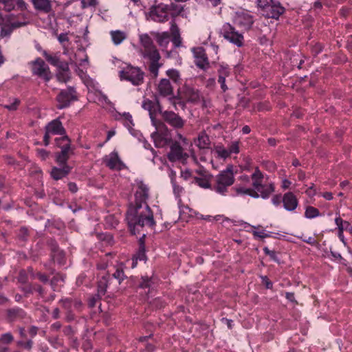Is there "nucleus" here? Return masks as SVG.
Returning <instances> with one entry per match:
<instances>
[{"mask_svg": "<svg viewBox=\"0 0 352 352\" xmlns=\"http://www.w3.org/2000/svg\"><path fill=\"white\" fill-rule=\"evenodd\" d=\"M139 44L138 53L142 58L149 61L148 71L153 78H156L159 75L160 69L163 65L160 62L161 59L160 52L153 38L147 33L139 34Z\"/></svg>", "mask_w": 352, "mask_h": 352, "instance_id": "obj_1", "label": "nucleus"}, {"mask_svg": "<svg viewBox=\"0 0 352 352\" xmlns=\"http://www.w3.org/2000/svg\"><path fill=\"white\" fill-rule=\"evenodd\" d=\"M126 220L133 234H135L138 227L148 226L153 228L155 225L153 214L148 205L131 204L126 214Z\"/></svg>", "mask_w": 352, "mask_h": 352, "instance_id": "obj_2", "label": "nucleus"}, {"mask_svg": "<svg viewBox=\"0 0 352 352\" xmlns=\"http://www.w3.org/2000/svg\"><path fill=\"white\" fill-rule=\"evenodd\" d=\"M233 166L228 165L226 168L217 174L212 183L211 190L223 196H226L229 188L234 183Z\"/></svg>", "mask_w": 352, "mask_h": 352, "instance_id": "obj_3", "label": "nucleus"}, {"mask_svg": "<svg viewBox=\"0 0 352 352\" xmlns=\"http://www.w3.org/2000/svg\"><path fill=\"white\" fill-rule=\"evenodd\" d=\"M251 179L254 190L257 192L259 197L263 199L269 198L270 195L274 192V184L272 182L263 184L264 175L258 167L255 168L254 172L251 175Z\"/></svg>", "mask_w": 352, "mask_h": 352, "instance_id": "obj_4", "label": "nucleus"}, {"mask_svg": "<svg viewBox=\"0 0 352 352\" xmlns=\"http://www.w3.org/2000/svg\"><path fill=\"white\" fill-rule=\"evenodd\" d=\"M119 76L122 80L129 81L134 86H139L144 82V72L140 67L127 65L120 71Z\"/></svg>", "mask_w": 352, "mask_h": 352, "instance_id": "obj_5", "label": "nucleus"}, {"mask_svg": "<svg viewBox=\"0 0 352 352\" xmlns=\"http://www.w3.org/2000/svg\"><path fill=\"white\" fill-rule=\"evenodd\" d=\"M219 34L230 43L241 47L243 45V36L235 30L229 23H225L220 29Z\"/></svg>", "mask_w": 352, "mask_h": 352, "instance_id": "obj_6", "label": "nucleus"}, {"mask_svg": "<svg viewBox=\"0 0 352 352\" xmlns=\"http://www.w3.org/2000/svg\"><path fill=\"white\" fill-rule=\"evenodd\" d=\"M32 74L48 82L52 77L49 66L41 58L31 62Z\"/></svg>", "mask_w": 352, "mask_h": 352, "instance_id": "obj_7", "label": "nucleus"}, {"mask_svg": "<svg viewBox=\"0 0 352 352\" xmlns=\"http://www.w3.org/2000/svg\"><path fill=\"white\" fill-rule=\"evenodd\" d=\"M56 100L58 109H62L69 107L72 101L78 100L74 87H69L66 89L61 90L57 96Z\"/></svg>", "mask_w": 352, "mask_h": 352, "instance_id": "obj_8", "label": "nucleus"}, {"mask_svg": "<svg viewBox=\"0 0 352 352\" xmlns=\"http://www.w3.org/2000/svg\"><path fill=\"white\" fill-rule=\"evenodd\" d=\"M191 51L193 54L195 65L204 71L208 69L210 65L205 49L202 47H192Z\"/></svg>", "mask_w": 352, "mask_h": 352, "instance_id": "obj_9", "label": "nucleus"}, {"mask_svg": "<svg viewBox=\"0 0 352 352\" xmlns=\"http://www.w3.org/2000/svg\"><path fill=\"white\" fill-rule=\"evenodd\" d=\"M232 20L234 24L245 30L251 28L254 23L252 16L244 10L234 12Z\"/></svg>", "mask_w": 352, "mask_h": 352, "instance_id": "obj_10", "label": "nucleus"}, {"mask_svg": "<svg viewBox=\"0 0 352 352\" xmlns=\"http://www.w3.org/2000/svg\"><path fill=\"white\" fill-rule=\"evenodd\" d=\"M151 19L158 23H164L168 20V12L166 4L160 3L153 6L149 12Z\"/></svg>", "mask_w": 352, "mask_h": 352, "instance_id": "obj_11", "label": "nucleus"}, {"mask_svg": "<svg viewBox=\"0 0 352 352\" xmlns=\"http://www.w3.org/2000/svg\"><path fill=\"white\" fill-rule=\"evenodd\" d=\"M103 162L112 170H121L126 168L125 164L120 158L118 153L113 151L103 158Z\"/></svg>", "mask_w": 352, "mask_h": 352, "instance_id": "obj_12", "label": "nucleus"}, {"mask_svg": "<svg viewBox=\"0 0 352 352\" xmlns=\"http://www.w3.org/2000/svg\"><path fill=\"white\" fill-rule=\"evenodd\" d=\"M62 140L65 141L64 145H61L62 150L56 154V161L59 165H67V162L69 158V155L73 153L71 148V140L67 135H65Z\"/></svg>", "mask_w": 352, "mask_h": 352, "instance_id": "obj_13", "label": "nucleus"}, {"mask_svg": "<svg viewBox=\"0 0 352 352\" xmlns=\"http://www.w3.org/2000/svg\"><path fill=\"white\" fill-rule=\"evenodd\" d=\"M170 147V151L168 153V159L170 162H177L185 160L188 157V154L184 152V149L179 142L174 141Z\"/></svg>", "mask_w": 352, "mask_h": 352, "instance_id": "obj_14", "label": "nucleus"}, {"mask_svg": "<svg viewBox=\"0 0 352 352\" xmlns=\"http://www.w3.org/2000/svg\"><path fill=\"white\" fill-rule=\"evenodd\" d=\"M162 116L164 121L174 128L181 129L184 125V120L172 111H164L162 112Z\"/></svg>", "mask_w": 352, "mask_h": 352, "instance_id": "obj_15", "label": "nucleus"}, {"mask_svg": "<svg viewBox=\"0 0 352 352\" xmlns=\"http://www.w3.org/2000/svg\"><path fill=\"white\" fill-rule=\"evenodd\" d=\"M148 198V188L144 183L141 182L138 184V189L135 194L134 204L141 205H148L147 199Z\"/></svg>", "mask_w": 352, "mask_h": 352, "instance_id": "obj_16", "label": "nucleus"}, {"mask_svg": "<svg viewBox=\"0 0 352 352\" xmlns=\"http://www.w3.org/2000/svg\"><path fill=\"white\" fill-rule=\"evenodd\" d=\"M266 16L272 19H278L285 12V8L280 2L274 1L266 8Z\"/></svg>", "mask_w": 352, "mask_h": 352, "instance_id": "obj_17", "label": "nucleus"}, {"mask_svg": "<svg viewBox=\"0 0 352 352\" xmlns=\"http://www.w3.org/2000/svg\"><path fill=\"white\" fill-rule=\"evenodd\" d=\"M282 202L284 208L289 212L295 210L298 205V201L296 195L292 192L284 194L282 197Z\"/></svg>", "mask_w": 352, "mask_h": 352, "instance_id": "obj_18", "label": "nucleus"}, {"mask_svg": "<svg viewBox=\"0 0 352 352\" xmlns=\"http://www.w3.org/2000/svg\"><path fill=\"white\" fill-rule=\"evenodd\" d=\"M157 93L163 97L170 96L173 94V88L168 78H162L158 82Z\"/></svg>", "mask_w": 352, "mask_h": 352, "instance_id": "obj_19", "label": "nucleus"}, {"mask_svg": "<svg viewBox=\"0 0 352 352\" xmlns=\"http://www.w3.org/2000/svg\"><path fill=\"white\" fill-rule=\"evenodd\" d=\"M45 130L47 131V133H52V135H65L66 131L63 127L59 118L54 119L50 122L45 127Z\"/></svg>", "mask_w": 352, "mask_h": 352, "instance_id": "obj_20", "label": "nucleus"}, {"mask_svg": "<svg viewBox=\"0 0 352 352\" xmlns=\"http://www.w3.org/2000/svg\"><path fill=\"white\" fill-rule=\"evenodd\" d=\"M184 97L190 102L197 103L200 101L201 94L199 91L189 86H186L183 91Z\"/></svg>", "mask_w": 352, "mask_h": 352, "instance_id": "obj_21", "label": "nucleus"}, {"mask_svg": "<svg viewBox=\"0 0 352 352\" xmlns=\"http://www.w3.org/2000/svg\"><path fill=\"white\" fill-rule=\"evenodd\" d=\"M61 168L54 167L51 171V176L55 180H59L66 177L71 171V167L68 165H61Z\"/></svg>", "mask_w": 352, "mask_h": 352, "instance_id": "obj_22", "label": "nucleus"}, {"mask_svg": "<svg viewBox=\"0 0 352 352\" xmlns=\"http://www.w3.org/2000/svg\"><path fill=\"white\" fill-rule=\"evenodd\" d=\"M195 144L199 149H207L210 148V140L206 133L202 131L195 140Z\"/></svg>", "mask_w": 352, "mask_h": 352, "instance_id": "obj_23", "label": "nucleus"}, {"mask_svg": "<svg viewBox=\"0 0 352 352\" xmlns=\"http://www.w3.org/2000/svg\"><path fill=\"white\" fill-rule=\"evenodd\" d=\"M157 43L162 48H166L170 42V34L168 32H152Z\"/></svg>", "mask_w": 352, "mask_h": 352, "instance_id": "obj_24", "label": "nucleus"}, {"mask_svg": "<svg viewBox=\"0 0 352 352\" xmlns=\"http://www.w3.org/2000/svg\"><path fill=\"white\" fill-rule=\"evenodd\" d=\"M170 32L172 34V43L175 47H179L182 45V38L180 36L179 29L174 21L170 22Z\"/></svg>", "mask_w": 352, "mask_h": 352, "instance_id": "obj_25", "label": "nucleus"}, {"mask_svg": "<svg viewBox=\"0 0 352 352\" xmlns=\"http://www.w3.org/2000/svg\"><path fill=\"white\" fill-rule=\"evenodd\" d=\"M37 10L48 13L52 10V5L50 0H30Z\"/></svg>", "mask_w": 352, "mask_h": 352, "instance_id": "obj_26", "label": "nucleus"}, {"mask_svg": "<svg viewBox=\"0 0 352 352\" xmlns=\"http://www.w3.org/2000/svg\"><path fill=\"white\" fill-rule=\"evenodd\" d=\"M233 189L235 191L236 196L248 195L253 198L259 197V194L253 189H251L250 188H245L243 186H235Z\"/></svg>", "mask_w": 352, "mask_h": 352, "instance_id": "obj_27", "label": "nucleus"}, {"mask_svg": "<svg viewBox=\"0 0 352 352\" xmlns=\"http://www.w3.org/2000/svg\"><path fill=\"white\" fill-rule=\"evenodd\" d=\"M144 236H145V234H143L142 237L140 239L139 250H138V253L134 256L138 260L144 261H145L146 260V249H145V244H144Z\"/></svg>", "mask_w": 352, "mask_h": 352, "instance_id": "obj_28", "label": "nucleus"}, {"mask_svg": "<svg viewBox=\"0 0 352 352\" xmlns=\"http://www.w3.org/2000/svg\"><path fill=\"white\" fill-rule=\"evenodd\" d=\"M110 34L112 41L116 45L120 44L126 38L125 33L120 30L111 31Z\"/></svg>", "mask_w": 352, "mask_h": 352, "instance_id": "obj_29", "label": "nucleus"}, {"mask_svg": "<svg viewBox=\"0 0 352 352\" xmlns=\"http://www.w3.org/2000/svg\"><path fill=\"white\" fill-rule=\"evenodd\" d=\"M166 7L168 15L170 14L172 16L179 15L183 10V8L182 6L177 5L174 3L166 4Z\"/></svg>", "mask_w": 352, "mask_h": 352, "instance_id": "obj_30", "label": "nucleus"}, {"mask_svg": "<svg viewBox=\"0 0 352 352\" xmlns=\"http://www.w3.org/2000/svg\"><path fill=\"white\" fill-rule=\"evenodd\" d=\"M43 56L45 57L46 60L53 66H56L60 61L59 56L58 54L52 55L50 54L47 51H43Z\"/></svg>", "mask_w": 352, "mask_h": 352, "instance_id": "obj_31", "label": "nucleus"}, {"mask_svg": "<svg viewBox=\"0 0 352 352\" xmlns=\"http://www.w3.org/2000/svg\"><path fill=\"white\" fill-rule=\"evenodd\" d=\"M108 285V277L102 276L98 283V293L99 295H104Z\"/></svg>", "mask_w": 352, "mask_h": 352, "instance_id": "obj_32", "label": "nucleus"}, {"mask_svg": "<svg viewBox=\"0 0 352 352\" xmlns=\"http://www.w3.org/2000/svg\"><path fill=\"white\" fill-rule=\"evenodd\" d=\"M166 74L168 77L169 80L170 79L175 83L179 82L181 80L179 72L176 69H168L166 72Z\"/></svg>", "mask_w": 352, "mask_h": 352, "instance_id": "obj_33", "label": "nucleus"}, {"mask_svg": "<svg viewBox=\"0 0 352 352\" xmlns=\"http://www.w3.org/2000/svg\"><path fill=\"white\" fill-rule=\"evenodd\" d=\"M124 118V125L129 129L130 133L133 135L132 131L133 126H134L132 116L129 113H124L122 114Z\"/></svg>", "mask_w": 352, "mask_h": 352, "instance_id": "obj_34", "label": "nucleus"}, {"mask_svg": "<svg viewBox=\"0 0 352 352\" xmlns=\"http://www.w3.org/2000/svg\"><path fill=\"white\" fill-rule=\"evenodd\" d=\"M318 216H320V212L318 208L310 206L305 208V217L307 219H313Z\"/></svg>", "mask_w": 352, "mask_h": 352, "instance_id": "obj_35", "label": "nucleus"}, {"mask_svg": "<svg viewBox=\"0 0 352 352\" xmlns=\"http://www.w3.org/2000/svg\"><path fill=\"white\" fill-rule=\"evenodd\" d=\"M56 77L58 82H67L71 78L70 71L69 72H63V71H57L56 74Z\"/></svg>", "mask_w": 352, "mask_h": 352, "instance_id": "obj_36", "label": "nucleus"}, {"mask_svg": "<svg viewBox=\"0 0 352 352\" xmlns=\"http://www.w3.org/2000/svg\"><path fill=\"white\" fill-rule=\"evenodd\" d=\"M214 151L217 153V157L221 159H226L230 156L228 149L222 145H217L215 146Z\"/></svg>", "mask_w": 352, "mask_h": 352, "instance_id": "obj_37", "label": "nucleus"}, {"mask_svg": "<svg viewBox=\"0 0 352 352\" xmlns=\"http://www.w3.org/2000/svg\"><path fill=\"white\" fill-rule=\"evenodd\" d=\"M194 182L199 186L203 188H210L212 187V184L210 183V182L206 178L203 177H195L194 178Z\"/></svg>", "mask_w": 352, "mask_h": 352, "instance_id": "obj_38", "label": "nucleus"}, {"mask_svg": "<svg viewBox=\"0 0 352 352\" xmlns=\"http://www.w3.org/2000/svg\"><path fill=\"white\" fill-rule=\"evenodd\" d=\"M175 173L173 171H171V184L173 187L174 194L179 197L180 194L183 191V188L180 186L177 185L175 178Z\"/></svg>", "mask_w": 352, "mask_h": 352, "instance_id": "obj_39", "label": "nucleus"}, {"mask_svg": "<svg viewBox=\"0 0 352 352\" xmlns=\"http://www.w3.org/2000/svg\"><path fill=\"white\" fill-rule=\"evenodd\" d=\"M0 3L3 5L4 10L7 12H11L15 8V0H0Z\"/></svg>", "mask_w": 352, "mask_h": 352, "instance_id": "obj_40", "label": "nucleus"}, {"mask_svg": "<svg viewBox=\"0 0 352 352\" xmlns=\"http://www.w3.org/2000/svg\"><path fill=\"white\" fill-rule=\"evenodd\" d=\"M151 137L156 147H162L166 144V142H163L160 135H159L157 132L153 133L151 135Z\"/></svg>", "mask_w": 352, "mask_h": 352, "instance_id": "obj_41", "label": "nucleus"}, {"mask_svg": "<svg viewBox=\"0 0 352 352\" xmlns=\"http://www.w3.org/2000/svg\"><path fill=\"white\" fill-rule=\"evenodd\" d=\"M219 76L228 77L230 74V69L228 65H220L218 69Z\"/></svg>", "mask_w": 352, "mask_h": 352, "instance_id": "obj_42", "label": "nucleus"}, {"mask_svg": "<svg viewBox=\"0 0 352 352\" xmlns=\"http://www.w3.org/2000/svg\"><path fill=\"white\" fill-rule=\"evenodd\" d=\"M14 340L12 335L10 333H6L0 338V344H8L12 342Z\"/></svg>", "mask_w": 352, "mask_h": 352, "instance_id": "obj_43", "label": "nucleus"}, {"mask_svg": "<svg viewBox=\"0 0 352 352\" xmlns=\"http://www.w3.org/2000/svg\"><path fill=\"white\" fill-rule=\"evenodd\" d=\"M335 223L338 227V231H344V226H349V222L346 221H343L340 216L335 219Z\"/></svg>", "mask_w": 352, "mask_h": 352, "instance_id": "obj_44", "label": "nucleus"}, {"mask_svg": "<svg viewBox=\"0 0 352 352\" xmlns=\"http://www.w3.org/2000/svg\"><path fill=\"white\" fill-rule=\"evenodd\" d=\"M229 155H230L232 153L237 154L239 153V142L234 141L231 143L228 148Z\"/></svg>", "mask_w": 352, "mask_h": 352, "instance_id": "obj_45", "label": "nucleus"}, {"mask_svg": "<svg viewBox=\"0 0 352 352\" xmlns=\"http://www.w3.org/2000/svg\"><path fill=\"white\" fill-rule=\"evenodd\" d=\"M113 276L114 278L118 280L119 283H120L126 277L123 270L120 268L116 269V272L113 274Z\"/></svg>", "mask_w": 352, "mask_h": 352, "instance_id": "obj_46", "label": "nucleus"}, {"mask_svg": "<svg viewBox=\"0 0 352 352\" xmlns=\"http://www.w3.org/2000/svg\"><path fill=\"white\" fill-rule=\"evenodd\" d=\"M263 252L266 255H268L272 260L275 262L278 263V258L276 256V253L274 250H270L267 247H265L263 248Z\"/></svg>", "mask_w": 352, "mask_h": 352, "instance_id": "obj_47", "label": "nucleus"}, {"mask_svg": "<svg viewBox=\"0 0 352 352\" xmlns=\"http://www.w3.org/2000/svg\"><path fill=\"white\" fill-rule=\"evenodd\" d=\"M60 302L66 311L72 310V298L61 299Z\"/></svg>", "mask_w": 352, "mask_h": 352, "instance_id": "obj_48", "label": "nucleus"}, {"mask_svg": "<svg viewBox=\"0 0 352 352\" xmlns=\"http://www.w3.org/2000/svg\"><path fill=\"white\" fill-rule=\"evenodd\" d=\"M24 311L21 309H13L8 311V316L11 318H14L16 316H23Z\"/></svg>", "mask_w": 352, "mask_h": 352, "instance_id": "obj_49", "label": "nucleus"}, {"mask_svg": "<svg viewBox=\"0 0 352 352\" xmlns=\"http://www.w3.org/2000/svg\"><path fill=\"white\" fill-rule=\"evenodd\" d=\"M152 283L151 278L148 276H143L142 278V282L140 283V287L141 288H148L151 287Z\"/></svg>", "mask_w": 352, "mask_h": 352, "instance_id": "obj_50", "label": "nucleus"}, {"mask_svg": "<svg viewBox=\"0 0 352 352\" xmlns=\"http://www.w3.org/2000/svg\"><path fill=\"white\" fill-rule=\"evenodd\" d=\"M56 67H57V71H63V72L70 71L68 63L65 62V61L60 60L59 62V64H58V65H56Z\"/></svg>", "mask_w": 352, "mask_h": 352, "instance_id": "obj_51", "label": "nucleus"}, {"mask_svg": "<svg viewBox=\"0 0 352 352\" xmlns=\"http://www.w3.org/2000/svg\"><path fill=\"white\" fill-rule=\"evenodd\" d=\"M142 107L145 110H148V111H151L153 107V103L149 99H144L142 102Z\"/></svg>", "mask_w": 352, "mask_h": 352, "instance_id": "obj_52", "label": "nucleus"}, {"mask_svg": "<svg viewBox=\"0 0 352 352\" xmlns=\"http://www.w3.org/2000/svg\"><path fill=\"white\" fill-rule=\"evenodd\" d=\"M252 234L254 237L261 238V239L267 238L270 236L269 234L266 233L265 230H261V231L254 230L252 232Z\"/></svg>", "mask_w": 352, "mask_h": 352, "instance_id": "obj_53", "label": "nucleus"}, {"mask_svg": "<svg viewBox=\"0 0 352 352\" xmlns=\"http://www.w3.org/2000/svg\"><path fill=\"white\" fill-rule=\"evenodd\" d=\"M257 6L263 9H265L274 0H256Z\"/></svg>", "mask_w": 352, "mask_h": 352, "instance_id": "obj_54", "label": "nucleus"}, {"mask_svg": "<svg viewBox=\"0 0 352 352\" xmlns=\"http://www.w3.org/2000/svg\"><path fill=\"white\" fill-rule=\"evenodd\" d=\"M37 155L42 160H45L48 157L50 152L43 148L37 149Z\"/></svg>", "mask_w": 352, "mask_h": 352, "instance_id": "obj_55", "label": "nucleus"}, {"mask_svg": "<svg viewBox=\"0 0 352 352\" xmlns=\"http://www.w3.org/2000/svg\"><path fill=\"white\" fill-rule=\"evenodd\" d=\"M72 310L74 309V310H80L82 304V302L81 300H78V299H76V298H72Z\"/></svg>", "mask_w": 352, "mask_h": 352, "instance_id": "obj_56", "label": "nucleus"}, {"mask_svg": "<svg viewBox=\"0 0 352 352\" xmlns=\"http://www.w3.org/2000/svg\"><path fill=\"white\" fill-rule=\"evenodd\" d=\"M19 104V100L15 98L14 100L13 103L10 104L6 105L5 107L10 111H14L17 109Z\"/></svg>", "mask_w": 352, "mask_h": 352, "instance_id": "obj_57", "label": "nucleus"}, {"mask_svg": "<svg viewBox=\"0 0 352 352\" xmlns=\"http://www.w3.org/2000/svg\"><path fill=\"white\" fill-rule=\"evenodd\" d=\"M226 77L223 76L218 77V82L221 85V88L223 90V91H226L228 89V87L226 85Z\"/></svg>", "mask_w": 352, "mask_h": 352, "instance_id": "obj_58", "label": "nucleus"}, {"mask_svg": "<svg viewBox=\"0 0 352 352\" xmlns=\"http://www.w3.org/2000/svg\"><path fill=\"white\" fill-rule=\"evenodd\" d=\"M82 8H87L96 5V0H80Z\"/></svg>", "mask_w": 352, "mask_h": 352, "instance_id": "obj_59", "label": "nucleus"}, {"mask_svg": "<svg viewBox=\"0 0 352 352\" xmlns=\"http://www.w3.org/2000/svg\"><path fill=\"white\" fill-rule=\"evenodd\" d=\"M16 4L21 10H25L27 9V4L23 0H15V5Z\"/></svg>", "mask_w": 352, "mask_h": 352, "instance_id": "obj_60", "label": "nucleus"}, {"mask_svg": "<svg viewBox=\"0 0 352 352\" xmlns=\"http://www.w3.org/2000/svg\"><path fill=\"white\" fill-rule=\"evenodd\" d=\"M196 1L199 2V3H204V2L209 3L213 7L217 6L221 3V0H196Z\"/></svg>", "mask_w": 352, "mask_h": 352, "instance_id": "obj_61", "label": "nucleus"}, {"mask_svg": "<svg viewBox=\"0 0 352 352\" xmlns=\"http://www.w3.org/2000/svg\"><path fill=\"white\" fill-rule=\"evenodd\" d=\"M281 201L282 197L280 195H276L272 199V202L275 206H279Z\"/></svg>", "mask_w": 352, "mask_h": 352, "instance_id": "obj_62", "label": "nucleus"}, {"mask_svg": "<svg viewBox=\"0 0 352 352\" xmlns=\"http://www.w3.org/2000/svg\"><path fill=\"white\" fill-rule=\"evenodd\" d=\"M72 311H73V310L66 311V314H65L66 321L71 322L75 319V316Z\"/></svg>", "mask_w": 352, "mask_h": 352, "instance_id": "obj_63", "label": "nucleus"}, {"mask_svg": "<svg viewBox=\"0 0 352 352\" xmlns=\"http://www.w3.org/2000/svg\"><path fill=\"white\" fill-rule=\"evenodd\" d=\"M58 40L60 43L68 41L69 38L67 33H61L58 36Z\"/></svg>", "mask_w": 352, "mask_h": 352, "instance_id": "obj_64", "label": "nucleus"}]
</instances>
